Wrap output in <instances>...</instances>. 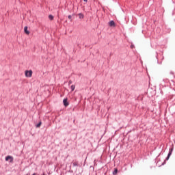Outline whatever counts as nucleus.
<instances>
[{"mask_svg":"<svg viewBox=\"0 0 175 175\" xmlns=\"http://www.w3.org/2000/svg\"><path fill=\"white\" fill-rule=\"evenodd\" d=\"M32 73H33V72H32L31 70H25V76L26 77H32Z\"/></svg>","mask_w":175,"mask_h":175,"instance_id":"1","label":"nucleus"},{"mask_svg":"<svg viewBox=\"0 0 175 175\" xmlns=\"http://www.w3.org/2000/svg\"><path fill=\"white\" fill-rule=\"evenodd\" d=\"M63 103H64V105L66 107L68 106H69V103L68 102V98H64L63 100Z\"/></svg>","mask_w":175,"mask_h":175,"instance_id":"2","label":"nucleus"},{"mask_svg":"<svg viewBox=\"0 0 175 175\" xmlns=\"http://www.w3.org/2000/svg\"><path fill=\"white\" fill-rule=\"evenodd\" d=\"M5 161H10V162H13V157H12V156H7L6 157H5Z\"/></svg>","mask_w":175,"mask_h":175,"instance_id":"3","label":"nucleus"},{"mask_svg":"<svg viewBox=\"0 0 175 175\" xmlns=\"http://www.w3.org/2000/svg\"><path fill=\"white\" fill-rule=\"evenodd\" d=\"M24 32L26 35H29V31H28V27L25 26L24 28Z\"/></svg>","mask_w":175,"mask_h":175,"instance_id":"4","label":"nucleus"},{"mask_svg":"<svg viewBox=\"0 0 175 175\" xmlns=\"http://www.w3.org/2000/svg\"><path fill=\"white\" fill-rule=\"evenodd\" d=\"M172 151H173V148H171L170 151L169 152L168 155H167V157L166 158V161H168V159L170 158V155H172Z\"/></svg>","mask_w":175,"mask_h":175,"instance_id":"5","label":"nucleus"},{"mask_svg":"<svg viewBox=\"0 0 175 175\" xmlns=\"http://www.w3.org/2000/svg\"><path fill=\"white\" fill-rule=\"evenodd\" d=\"M109 27H116V23H114V21H111L109 22Z\"/></svg>","mask_w":175,"mask_h":175,"instance_id":"6","label":"nucleus"},{"mask_svg":"<svg viewBox=\"0 0 175 175\" xmlns=\"http://www.w3.org/2000/svg\"><path fill=\"white\" fill-rule=\"evenodd\" d=\"M79 18H84V15L83 14H79Z\"/></svg>","mask_w":175,"mask_h":175,"instance_id":"7","label":"nucleus"},{"mask_svg":"<svg viewBox=\"0 0 175 175\" xmlns=\"http://www.w3.org/2000/svg\"><path fill=\"white\" fill-rule=\"evenodd\" d=\"M49 20H54V16L53 15H49Z\"/></svg>","mask_w":175,"mask_h":175,"instance_id":"8","label":"nucleus"},{"mask_svg":"<svg viewBox=\"0 0 175 175\" xmlns=\"http://www.w3.org/2000/svg\"><path fill=\"white\" fill-rule=\"evenodd\" d=\"M40 125H42V122H40L36 125V128H40Z\"/></svg>","mask_w":175,"mask_h":175,"instance_id":"9","label":"nucleus"},{"mask_svg":"<svg viewBox=\"0 0 175 175\" xmlns=\"http://www.w3.org/2000/svg\"><path fill=\"white\" fill-rule=\"evenodd\" d=\"M75 85H71V90L72 91H75Z\"/></svg>","mask_w":175,"mask_h":175,"instance_id":"10","label":"nucleus"},{"mask_svg":"<svg viewBox=\"0 0 175 175\" xmlns=\"http://www.w3.org/2000/svg\"><path fill=\"white\" fill-rule=\"evenodd\" d=\"M118 172V170L115 169V170L113 172V174H117Z\"/></svg>","mask_w":175,"mask_h":175,"instance_id":"11","label":"nucleus"},{"mask_svg":"<svg viewBox=\"0 0 175 175\" xmlns=\"http://www.w3.org/2000/svg\"><path fill=\"white\" fill-rule=\"evenodd\" d=\"M68 18H69V20H72V15H69Z\"/></svg>","mask_w":175,"mask_h":175,"instance_id":"12","label":"nucleus"},{"mask_svg":"<svg viewBox=\"0 0 175 175\" xmlns=\"http://www.w3.org/2000/svg\"><path fill=\"white\" fill-rule=\"evenodd\" d=\"M69 84H72V81H69Z\"/></svg>","mask_w":175,"mask_h":175,"instance_id":"13","label":"nucleus"},{"mask_svg":"<svg viewBox=\"0 0 175 175\" xmlns=\"http://www.w3.org/2000/svg\"><path fill=\"white\" fill-rule=\"evenodd\" d=\"M83 1H84V2H88V0H83Z\"/></svg>","mask_w":175,"mask_h":175,"instance_id":"14","label":"nucleus"},{"mask_svg":"<svg viewBox=\"0 0 175 175\" xmlns=\"http://www.w3.org/2000/svg\"><path fill=\"white\" fill-rule=\"evenodd\" d=\"M32 175H36V173H33Z\"/></svg>","mask_w":175,"mask_h":175,"instance_id":"15","label":"nucleus"},{"mask_svg":"<svg viewBox=\"0 0 175 175\" xmlns=\"http://www.w3.org/2000/svg\"><path fill=\"white\" fill-rule=\"evenodd\" d=\"M42 175H46V174L44 173Z\"/></svg>","mask_w":175,"mask_h":175,"instance_id":"16","label":"nucleus"}]
</instances>
